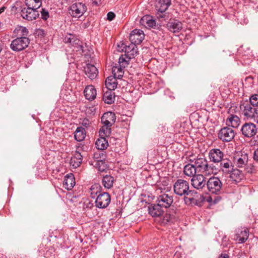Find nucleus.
Listing matches in <instances>:
<instances>
[{"instance_id":"1","label":"nucleus","mask_w":258,"mask_h":258,"mask_svg":"<svg viewBox=\"0 0 258 258\" xmlns=\"http://www.w3.org/2000/svg\"><path fill=\"white\" fill-rule=\"evenodd\" d=\"M240 108L243 115L247 119H253L258 123V110L248 102L240 104Z\"/></svg>"},{"instance_id":"2","label":"nucleus","mask_w":258,"mask_h":258,"mask_svg":"<svg viewBox=\"0 0 258 258\" xmlns=\"http://www.w3.org/2000/svg\"><path fill=\"white\" fill-rule=\"evenodd\" d=\"M194 165L198 172L202 173L205 175H210L213 173L214 166L209 165L208 161L205 158H197L195 159Z\"/></svg>"},{"instance_id":"3","label":"nucleus","mask_w":258,"mask_h":258,"mask_svg":"<svg viewBox=\"0 0 258 258\" xmlns=\"http://www.w3.org/2000/svg\"><path fill=\"white\" fill-rule=\"evenodd\" d=\"M173 189L174 193L179 196H187L189 191V185L186 180L179 179L174 184Z\"/></svg>"},{"instance_id":"4","label":"nucleus","mask_w":258,"mask_h":258,"mask_svg":"<svg viewBox=\"0 0 258 258\" xmlns=\"http://www.w3.org/2000/svg\"><path fill=\"white\" fill-rule=\"evenodd\" d=\"M29 44V39L25 36L18 37L13 40L11 44V48L15 51H20L23 50Z\"/></svg>"},{"instance_id":"5","label":"nucleus","mask_w":258,"mask_h":258,"mask_svg":"<svg viewBox=\"0 0 258 258\" xmlns=\"http://www.w3.org/2000/svg\"><path fill=\"white\" fill-rule=\"evenodd\" d=\"M206 185L210 192L217 195L220 193L222 183L218 177L213 176L210 178L207 181Z\"/></svg>"},{"instance_id":"6","label":"nucleus","mask_w":258,"mask_h":258,"mask_svg":"<svg viewBox=\"0 0 258 258\" xmlns=\"http://www.w3.org/2000/svg\"><path fill=\"white\" fill-rule=\"evenodd\" d=\"M20 14L24 19L29 21L36 19L39 16V13L37 10L28 7L21 8Z\"/></svg>"},{"instance_id":"7","label":"nucleus","mask_w":258,"mask_h":258,"mask_svg":"<svg viewBox=\"0 0 258 258\" xmlns=\"http://www.w3.org/2000/svg\"><path fill=\"white\" fill-rule=\"evenodd\" d=\"M235 135L234 130L229 126L222 128L218 134V138L223 142L232 141Z\"/></svg>"},{"instance_id":"8","label":"nucleus","mask_w":258,"mask_h":258,"mask_svg":"<svg viewBox=\"0 0 258 258\" xmlns=\"http://www.w3.org/2000/svg\"><path fill=\"white\" fill-rule=\"evenodd\" d=\"M87 10L86 6L82 3L73 4L69 10V13L73 17L79 18L82 16Z\"/></svg>"},{"instance_id":"9","label":"nucleus","mask_w":258,"mask_h":258,"mask_svg":"<svg viewBox=\"0 0 258 258\" xmlns=\"http://www.w3.org/2000/svg\"><path fill=\"white\" fill-rule=\"evenodd\" d=\"M111 198L108 192H99L95 201L96 206L100 209H104L106 208L110 204Z\"/></svg>"},{"instance_id":"10","label":"nucleus","mask_w":258,"mask_h":258,"mask_svg":"<svg viewBox=\"0 0 258 258\" xmlns=\"http://www.w3.org/2000/svg\"><path fill=\"white\" fill-rule=\"evenodd\" d=\"M156 202L163 209H167L172 205L173 202V198L171 195L163 194L157 197Z\"/></svg>"},{"instance_id":"11","label":"nucleus","mask_w":258,"mask_h":258,"mask_svg":"<svg viewBox=\"0 0 258 258\" xmlns=\"http://www.w3.org/2000/svg\"><path fill=\"white\" fill-rule=\"evenodd\" d=\"M241 131L242 134L246 138H251L255 135L257 133V128L253 123H245L242 125Z\"/></svg>"},{"instance_id":"12","label":"nucleus","mask_w":258,"mask_h":258,"mask_svg":"<svg viewBox=\"0 0 258 258\" xmlns=\"http://www.w3.org/2000/svg\"><path fill=\"white\" fill-rule=\"evenodd\" d=\"M249 230L246 228H238L235 230L234 240L238 241L239 243H243L248 239Z\"/></svg>"},{"instance_id":"13","label":"nucleus","mask_w":258,"mask_h":258,"mask_svg":"<svg viewBox=\"0 0 258 258\" xmlns=\"http://www.w3.org/2000/svg\"><path fill=\"white\" fill-rule=\"evenodd\" d=\"M206 178L201 174H197L191 179V185L197 189H202L206 185Z\"/></svg>"},{"instance_id":"14","label":"nucleus","mask_w":258,"mask_h":258,"mask_svg":"<svg viewBox=\"0 0 258 258\" xmlns=\"http://www.w3.org/2000/svg\"><path fill=\"white\" fill-rule=\"evenodd\" d=\"M144 33L142 30L135 29L133 30L130 35V40L131 43L134 44H140L144 39Z\"/></svg>"},{"instance_id":"15","label":"nucleus","mask_w":258,"mask_h":258,"mask_svg":"<svg viewBox=\"0 0 258 258\" xmlns=\"http://www.w3.org/2000/svg\"><path fill=\"white\" fill-rule=\"evenodd\" d=\"M123 48L120 50L124 51L125 57L128 59L135 58L138 54V48L135 44L131 43L128 46L122 44Z\"/></svg>"},{"instance_id":"16","label":"nucleus","mask_w":258,"mask_h":258,"mask_svg":"<svg viewBox=\"0 0 258 258\" xmlns=\"http://www.w3.org/2000/svg\"><path fill=\"white\" fill-rule=\"evenodd\" d=\"M224 157L223 152L219 149H211L209 153V157L210 161L214 163H219Z\"/></svg>"},{"instance_id":"17","label":"nucleus","mask_w":258,"mask_h":258,"mask_svg":"<svg viewBox=\"0 0 258 258\" xmlns=\"http://www.w3.org/2000/svg\"><path fill=\"white\" fill-rule=\"evenodd\" d=\"M84 72L87 78L90 80L95 79L98 74V70L93 64L88 63L84 67Z\"/></svg>"},{"instance_id":"18","label":"nucleus","mask_w":258,"mask_h":258,"mask_svg":"<svg viewBox=\"0 0 258 258\" xmlns=\"http://www.w3.org/2000/svg\"><path fill=\"white\" fill-rule=\"evenodd\" d=\"M167 28L172 33H178L182 29V24L178 20H172L167 24Z\"/></svg>"},{"instance_id":"19","label":"nucleus","mask_w":258,"mask_h":258,"mask_svg":"<svg viewBox=\"0 0 258 258\" xmlns=\"http://www.w3.org/2000/svg\"><path fill=\"white\" fill-rule=\"evenodd\" d=\"M115 114L112 112H107L101 117V122L103 124L112 125L115 122Z\"/></svg>"},{"instance_id":"20","label":"nucleus","mask_w":258,"mask_h":258,"mask_svg":"<svg viewBox=\"0 0 258 258\" xmlns=\"http://www.w3.org/2000/svg\"><path fill=\"white\" fill-rule=\"evenodd\" d=\"M227 174L229 175L231 181L235 182H240L243 178V173L239 170L233 168Z\"/></svg>"},{"instance_id":"21","label":"nucleus","mask_w":258,"mask_h":258,"mask_svg":"<svg viewBox=\"0 0 258 258\" xmlns=\"http://www.w3.org/2000/svg\"><path fill=\"white\" fill-rule=\"evenodd\" d=\"M148 211L152 217H159L163 213V208L158 203L150 205L148 207Z\"/></svg>"},{"instance_id":"22","label":"nucleus","mask_w":258,"mask_h":258,"mask_svg":"<svg viewBox=\"0 0 258 258\" xmlns=\"http://www.w3.org/2000/svg\"><path fill=\"white\" fill-rule=\"evenodd\" d=\"M75 179L74 175L70 173L64 176L63 182V187L67 190L72 189L75 185Z\"/></svg>"},{"instance_id":"23","label":"nucleus","mask_w":258,"mask_h":258,"mask_svg":"<svg viewBox=\"0 0 258 258\" xmlns=\"http://www.w3.org/2000/svg\"><path fill=\"white\" fill-rule=\"evenodd\" d=\"M84 94L86 99L92 101L96 97V90L92 85H88L84 90Z\"/></svg>"},{"instance_id":"24","label":"nucleus","mask_w":258,"mask_h":258,"mask_svg":"<svg viewBox=\"0 0 258 258\" xmlns=\"http://www.w3.org/2000/svg\"><path fill=\"white\" fill-rule=\"evenodd\" d=\"M219 163L220 169L225 174L228 173L233 167L231 161L227 158H224Z\"/></svg>"},{"instance_id":"25","label":"nucleus","mask_w":258,"mask_h":258,"mask_svg":"<svg viewBox=\"0 0 258 258\" xmlns=\"http://www.w3.org/2000/svg\"><path fill=\"white\" fill-rule=\"evenodd\" d=\"M140 24L146 28H152L156 25V21L150 15H145L140 20Z\"/></svg>"},{"instance_id":"26","label":"nucleus","mask_w":258,"mask_h":258,"mask_svg":"<svg viewBox=\"0 0 258 258\" xmlns=\"http://www.w3.org/2000/svg\"><path fill=\"white\" fill-rule=\"evenodd\" d=\"M72 35L71 34H69V35L66 36L64 38V41L66 43H71L73 45H74V41H73V38H72ZM74 41H77L75 43L76 46L75 47L76 48V51H80V53H83V46L80 42L79 40H74Z\"/></svg>"},{"instance_id":"27","label":"nucleus","mask_w":258,"mask_h":258,"mask_svg":"<svg viewBox=\"0 0 258 258\" xmlns=\"http://www.w3.org/2000/svg\"><path fill=\"white\" fill-rule=\"evenodd\" d=\"M74 138L78 142L83 141L86 136L85 128L82 126L78 127L74 132Z\"/></svg>"},{"instance_id":"28","label":"nucleus","mask_w":258,"mask_h":258,"mask_svg":"<svg viewBox=\"0 0 258 258\" xmlns=\"http://www.w3.org/2000/svg\"><path fill=\"white\" fill-rule=\"evenodd\" d=\"M240 122V120L237 115L230 114L226 120V124L228 126L236 128L239 126Z\"/></svg>"},{"instance_id":"29","label":"nucleus","mask_w":258,"mask_h":258,"mask_svg":"<svg viewBox=\"0 0 258 258\" xmlns=\"http://www.w3.org/2000/svg\"><path fill=\"white\" fill-rule=\"evenodd\" d=\"M103 100L105 103L111 104L114 102V93L110 90L105 92L103 95Z\"/></svg>"},{"instance_id":"30","label":"nucleus","mask_w":258,"mask_h":258,"mask_svg":"<svg viewBox=\"0 0 258 258\" xmlns=\"http://www.w3.org/2000/svg\"><path fill=\"white\" fill-rule=\"evenodd\" d=\"M106 137H100L96 141L95 145L98 150H103L106 149L108 146V141L105 138Z\"/></svg>"},{"instance_id":"31","label":"nucleus","mask_w":258,"mask_h":258,"mask_svg":"<svg viewBox=\"0 0 258 258\" xmlns=\"http://www.w3.org/2000/svg\"><path fill=\"white\" fill-rule=\"evenodd\" d=\"M197 170L195 166L192 164H187L184 167V173L185 175L193 177L196 175Z\"/></svg>"},{"instance_id":"32","label":"nucleus","mask_w":258,"mask_h":258,"mask_svg":"<svg viewBox=\"0 0 258 258\" xmlns=\"http://www.w3.org/2000/svg\"><path fill=\"white\" fill-rule=\"evenodd\" d=\"M170 5V0H158L156 8L161 13L165 12Z\"/></svg>"},{"instance_id":"33","label":"nucleus","mask_w":258,"mask_h":258,"mask_svg":"<svg viewBox=\"0 0 258 258\" xmlns=\"http://www.w3.org/2000/svg\"><path fill=\"white\" fill-rule=\"evenodd\" d=\"M248 161V156L246 153H241L236 162L237 166L239 168L244 167Z\"/></svg>"},{"instance_id":"34","label":"nucleus","mask_w":258,"mask_h":258,"mask_svg":"<svg viewBox=\"0 0 258 258\" xmlns=\"http://www.w3.org/2000/svg\"><path fill=\"white\" fill-rule=\"evenodd\" d=\"M187 196H192L194 199L196 200V202L199 206L201 205L202 203L205 201L204 196L201 194H198L195 190H190Z\"/></svg>"},{"instance_id":"35","label":"nucleus","mask_w":258,"mask_h":258,"mask_svg":"<svg viewBox=\"0 0 258 258\" xmlns=\"http://www.w3.org/2000/svg\"><path fill=\"white\" fill-rule=\"evenodd\" d=\"M123 70L122 68L114 66L112 69V74L113 78L115 79H121L123 75Z\"/></svg>"},{"instance_id":"36","label":"nucleus","mask_w":258,"mask_h":258,"mask_svg":"<svg viewBox=\"0 0 258 258\" xmlns=\"http://www.w3.org/2000/svg\"><path fill=\"white\" fill-rule=\"evenodd\" d=\"M25 2L27 7L35 9L37 10L42 5L41 0H25Z\"/></svg>"},{"instance_id":"37","label":"nucleus","mask_w":258,"mask_h":258,"mask_svg":"<svg viewBox=\"0 0 258 258\" xmlns=\"http://www.w3.org/2000/svg\"><path fill=\"white\" fill-rule=\"evenodd\" d=\"M114 182V178L111 175H106L103 177L102 183L104 186L106 188H111Z\"/></svg>"},{"instance_id":"38","label":"nucleus","mask_w":258,"mask_h":258,"mask_svg":"<svg viewBox=\"0 0 258 258\" xmlns=\"http://www.w3.org/2000/svg\"><path fill=\"white\" fill-rule=\"evenodd\" d=\"M111 125H110L103 124V126L99 131L100 137H109L111 132Z\"/></svg>"},{"instance_id":"39","label":"nucleus","mask_w":258,"mask_h":258,"mask_svg":"<svg viewBox=\"0 0 258 258\" xmlns=\"http://www.w3.org/2000/svg\"><path fill=\"white\" fill-rule=\"evenodd\" d=\"M173 216L169 214H165L161 218V223L163 225H166L168 223L172 222Z\"/></svg>"},{"instance_id":"40","label":"nucleus","mask_w":258,"mask_h":258,"mask_svg":"<svg viewBox=\"0 0 258 258\" xmlns=\"http://www.w3.org/2000/svg\"><path fill=\"white\" fill-rule=\"evenodd\" d=\"M184 201L185 203L187 205H197L199 206L198 204L196 202V200L194 199L192 196H185L184 197Z\"/></svg>"},{"instance_id":"41","label":"nucleus","mask_w":258,"mask_h":258,"mask_svg":"<svg viewBox=\"0 0 258 258\" xmlns=\"http://www.w3.org/2000/svg\"><path fill=\"white\" fill-rule=\"evenodd\" d=\"M105 86L108 90H114L117 86V82H105Z\"/></svg>"},{"instance_id":"42","label":"nucleus","mask_w":258,"mask_h":258,"mask_svg":"<svg viewBox=\"0 0 258 258\" xmlns=\"http://www.w3.org/2000/svg\"><path fill=\"white\" fill-rule=\"evenodd\" d=\"M127 58L125 56L121 55L120 56L118 62L119 63L120 67L125 68L128 63V61L130 59L126 60Z\"/></svg>"},{"instance_id":"43","label":"nucleus","mask_w":258,"mask_h":258,"mask_svg":"<svg viewBox=\"0 0 258 258\" xmlns=\"http://www.w3.org/2000/svg\"><path fill=\"white\" fill-rule=\"evenodd\" d=\"M96 166L100 172L104 171L106 168V165L102 160L98 161Z\"/></svg>"},{"instance_id":"44","label":"nucleus","mask_w":258,"mask_h":258,"mask_svg":"<svg viewBox=\"0 0 258 258\" xmlns=\"http://www.w3.org/2000/svg\"><path fill=\"white\" fill-rule=\"evenodd\" d=\"M249 103L255 107L258 106V94H253L249 98Z\"/></svg>"},{"instance_id":"45","label":"nucleus","mask_w":258,"mask_h":258,"mask_svg":"<svg viewBox=\"0 0 258 258\" xmlns=\"http://www.w3.org/2000/svg\"><path fill=\"white\" fill-rule=\"evenodd\" d=\"M82 160H79L78 159H76L75 158H71L70 160V164L72 166H73L74 168H76L80 166L81 164L82 163Z\"/></svg>"},{"instance_id":"46","label":"nucleus","mask_w":258,"mask_h":258,"mask_svg":"<svg viewBox=\"0 0 258 258\" xmlns=\"http://www.w3.org/2000/svg\"><path fill=\"white\" fill-rule=\"evenodd\" d=\"M80 147H78L77 148V150L75 152V153L74 154L73 157H72V158H75L76 159H78L79 160H83V155L80 152Z\"/></svg>"},{"instance_id":"47","label":"nucleus","mask_w":258,"mask_h":258,"mask_svg":"<svg viewBox=\"0 0 258 258\" xmlns=\"http://www.w3.org/2000/svg\"><path fill=\"white\" fill-rule=\"evenodd\" d=\"M41 18L44 20H46L49 17L48 11L44 9H42V11L41 12Z\"/></svg>"},{"instance_id":"48","label":"nucleus","mask_w":258,"mask_h":258,"mask_svg":"<svg viewBox=\"0 0 258 258\" xmlns=\"http://www.w3.org/2000/svg\"><path fill=\"white\" fill-rule=\"evenodd\" d=\"M18 31L21 33V35H23V36L26 37V36H27L28 35V31L27 29H26L24 27H22V26L20 27Z\"/></svg>"},{"instance_id":"49","label":"nucleus","mask_w":258,"mask_h":258,"mask_svg":"<svg viewBox=\"0 0 258 258\" xmlns=\"http://www.w3.org/2000/svg\"><path fill=\"white\" fill-rule=\"evenodd\" d=\"M81 123L83 126L85 127L86 128H88L91 122L88 118H85L82 120Z\"/></svg>"},{"instance_id":"50","label":"nucleus","mask_w":258,"mask_h":258,"mask_svg":"<svg viewBox=\"0 0 258 258\" xmlns=\"http://www.w3.org/2000/svg\"><path fill=\"white\" fill-rule=\"evenodd\" d=\"M115 14L112 12H109L108 13L107 15V19L111 21L113 20V19L115 18Z\"/></svg>"},{"instance_id":"51","label":"nucleus","mask_w":258,"mask_h":258,"mask_svg":"<svg viewBox=\"0 0 258 258\" xmlns=\"http://www.w3.org/2000/svg\"><path fill=\"white\" fill-rule=\"evenodd\" d=\"M253 159L255 161H258V149H257L253 153Z\"/></svg>"},{"instance_id":"52","label":"nucleus","mask_w":258,"mask_h":258,"mask_svg":"<svg viewBox=\"0 0 258 258\" xmlns=\"http://www.w3.org/2000/svg\"><path fill=\"white\" fill-rule=\"evenodd\" d=\"M219 258H229V256L226 253H222Z\"/></svg>"},{"instance_id":"53","label":"nucleus","mask_w":258,"mask_h":258,"mask_svg":"<svg viewBox=\"0 0 258 258\" xmlns=\"http://www.w3.org/2000/svg\"><path fill=\"white\" fill-rule=\"evenodd\" d=\"M93 4L96 5H98L99 4L101 3L102 0H91Z\"/></svg>"},{"instance_id":"54","label":"nucleus","mask_w":258,"mask_h":258,"mask_svg":"<svg viewBox=\"0 0 258 258\" xmlns=\"http://www.w3.org/2000/svg\"><path fill=\"white\" fill-rule=\"evenodd\" d=\"M122 44H125L123 43H121L120 44H118V45H117L118 47V51H121L119 50H121V49L123 48V46H122Z\"/></svg>"},{"instance_id":"55","label":"nucleus","mask_w":258,"mask_h":258,"mask_svg":"<svg viewBox=\"0 0 258 258\" xmlns=\"http://www.w3.org/2000/svg\"><path fill=\"white\" fill-rule=\"evenodd\" d=\"M5 10V8L4 7H2L0 8V14L3 13Z\"/></svg>"},{"instance_id":"56","label":"nucleus","mask_w":258,"mask_h":258,"mask_svg":"<svg viewBox=\"0 0 258 258\" xmlns=\"http://www.w3.org/2000/svg\"><path fill=\"white\" fill-rule=\"evenodd\" d=\"M110 77H107V78H106V80H105V81H111V79H110Z\"/></svg>"},{"instance_id":"57","label":"nucleus","mask_w":258,"mask_h":258,"mask_svg":"<svg viewBox=\"0 0 258 258\" xmlns=\"http://www.w3.org/2000/svg\"><path fill=\"white\" fill-rule=\"evenodd\" d=\"M253 79V78L252 77H251L249 76V77H246V78H245V81H246L247 79Z\"/></svg>"},{"instance_id":"58","label":"nucleus","mask_w":258,"mask_h":258,"mask_svg":"<svg viewBox=\"0 0 258 258\" xmlns=\"http://www.w3.org/2000/svg\"><path fill=\"white\" fill-rule=\"evenodd\" d=\"M15 8V7H13L12 8V11H14V9Z\"/></svg>"}]
</instances>
